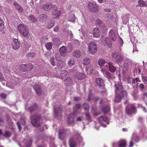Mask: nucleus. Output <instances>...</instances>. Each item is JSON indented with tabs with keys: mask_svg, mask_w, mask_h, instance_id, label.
Instances as JSON below:
<instances>
[{
	"mask_svg": "<svg viewBox=\"0 0 147 147\" xmlns=\"http://www.w3.org/2000/svg\"><path fill=\"white\" fill-rule=\"evenodd\" d=\"M42 117L41 115L36 114L32 115L30 117L32 124L36 127H39L40 126V120Z\"/></svg>",
	"mask_w": 147,
	"mask_h": 147,
	"instance_id": "f257e3e1",
	"label": "nucleus"
},
{
	"mask_svg": "<svg viewBox=\"0 0 147 147\" xmlns=\"http://www.w3.org/2000/svg\"><path fill=\"white\" fill-rule=\"evenodd\" d=\"M18 29L20 34L24 37L27 36L29 31L27 27L23 24H20L18 26Z\"/></svg>",
	"mask_w": 147,
	"mask_h": 147,
	"instance_id": "f03ea898",
	"label": "nucleus"
},
{
	"mask_svg": "<svg viewBox=\"0 0 147 147\" xmlns=\"http://www.w3.org/2000/svg\"><path fill=\"white\" fill-rule=\"evenodd\" d=\"M69 133V130L66 129H60L59 132V138L60 139L63 140L68 136Z\"/></svg>",
	"mask_w": 147,
	"mask_h": 147,
	"instance_id": "7ed1b4c3",
	"label": "nucleus"
},
{
	"mask_svg": "<svg viewBox=\"0 0 147 147\" xmlns=\"http://www.w3.org/2000/svg\"><path fill=\"white\" fill-rule=\"evenodd\" d=\"M137 111L136 107L134 104L128 105L125 109V112L128 115L135 113Z\"/></svg>",
	"mask_w": 147,
	"mask_h": 147,
	"instance_id": "20e7f679",
	"label": "nucleus"
},
{
	"mask_svg": "<svg viewBox=\"0 0 147 147\" xmlns=\"http://www.w3.org/2000/svg\"><path fill=\"white\" fill-rule=\"evenodd\" d=\"M88 50L91 54L92 55L95 54L97 50V45L94 42H90L89 44Z\"/></svg>",
	"mask_w": 147,
	"mask_h": 147,
	"instance_id": "39448f33",
	"label": "nucleus"
},
{
	"mask_svg": "<svg viewBox=\"0 0 147 147\" xmlns=\"http://www.w3.org/2000/svg\"><path fill=\"white\" fill-rule=\"evenodd\" d=\"M97 120L102 125L105 126L106 124H109V119L105 115H102L98 117Z\"/></svg>",
	"mask_w": 147,
	"mask_h": 147,
	"instance_id": "423d86ee",
	"label": "nucleus"
},
{
	"mask_svg": "<svg viewBox=\"0 0 147 147\" xmlns=\"http://www.w3.org/2000/svg\"><path fill=\"white\" fill-rule=\"evenodd\" d=\"M53 10L52 11V15L53 16V18H57L60 16L61 14V12L60 11H58V8L56 5H52Z\"/></svg>",
	"mask_w": 147,
	"mask_h": 147,
	"instance_id": "0eeeda50",
	"label": "nucleus"
},
{
	"mask_svg": "<svg viewBox=\"0 0 147 147\" xmlns=\"http://www.w3.org/2000/svg\"><path fill=\"white\" fill-rule=\"evenodd\" d=\"M89 9L92 12H96L98 10V7L96 4L89 3L88 5Z\"/></svg>",
	"mask_w": 147,
	"mask_h": 147,
	"instance_id": "6e6552de",
	"label": "nucleus"
},
{
	"mask_svg": "<svg viewBox=\"0 0 147 147\" xmlns=\"http://www.w3.org/2000/svg\"><path fill=\"white\" fill-rule=\"evenodd\" d=\"M112 57L115 62L117 63L121 62L123 59V57L122 55L116 53L113 54Z\"/></svg>",
	"mask_w": 147,
	"mask_h": 147,
	"instance_id": "1a4fd4ad",
	"label": "nucleus"
},
{
	"mask_svg": "<svg viewBox=\"0 0 147 147\" xmlns=\"http://www.w3.org/2000/svg\"><path fill=\"white\" fill-rule=\"evenodd\" d=\"M59 53L60 55L63 57H66L67 54V50L66 47L63 46L59 48Z\"/></svg>",
	"mask_w": 147,
	"mask_h": 147,
	"instance_id": "9d476101",
	"label": "nucleus"
},
{
	"mask_svg": "<svg viewBox=\"0 0 147 147\" xmlns=\"http://www.w3.org/2000/svg\"><path fill=\"white\" fill-rule=\"evenodd\" d=\"M12 43L13 49L14 50L18 49L20 47V42L18 39L13 38Z\"/></svg>",
	"mask_w": 147,
	"mask_h": 147,
	"instance_id": "9b49d317",
	"label": "nucleus"
},
{
	"mask_svg": "<svg viewBox=\"0 0 147 147\" xmlns=\"http://www.w3.org/2000/svg\"><path fill=\"white\" fill-rule=\"evenodd\" d=\"M109 35L112 41H115L116 40V36L114 30H111L109 32Z\"/></svg>",
	"mask_w": 147,
	"mask_h": 147,
	"instance_id": "f8f14e48",
	"label": "nucleus"
},
{
	"mask_svg": "<svg viewBox=\"0 0 147 147\" xmlns=\"http://www.w3.org/2000/svg\"><path fill=\"white\" fill-rule=\"evenodd\" d=\"M95 83L97 86L100 87H103L104 85L103 80L100 78H96Z\"/></svg>",
	"mask_w": 147,
	"mask_h": 147,
	"instance_id": "ddd939ff",
	"label": "nucleus"
},
{
	"mask_svg": "<svg viewBox=\"0 0 147 147\" xmlns=\"http://www.w3.org/2000/svg\"><path fill=\"white\" fill-rule=\"evenodd\" d=\"M74 77L76 79L82 80L85 78L86 75L83 73L78 72L74 75Z\"/></svg>",
	"mask_w": 147,
	"mask_h": 147,
	"instance_id": "4468645a",
	"label": "nucleus"
},
{
	"mask_svg": "<svg viewBox=\"0 0 147 147\" xmlns=\"http://www.w3.org/2000/svg\"><path fill=\"white\" fill-rule=\"evenodd\" d=\"M115 94H118L123 90V86L121 84L117 83L115 84Z\"/></svg>",
	"mask_w": 147,
	"mask_h": 147,
	"instance_id": "2eb2a0df",
	"label": "nucleus"
},
{
	"mask_svg": "<svg viewBox=\"0 0 147 147\" xmlns=\"http://www.w3.org/2000/svg\"><path fill=\"white\" fill-rule=\"evenodd\" d=\"M101 72L102 73L104 76L109 80L112 78L111 74L108 71L104 69H102Z\"/></svg>",
	"mask_w": 147,
	"mask_h": 147,
	"instance_id": "dca6fc26",
	"label": "nucleus"
},
{
	"mask_svg": "<svg viewBox=\"0 0 147 147\" xmlns=\"http://www.w3.org/2000/svg\"><path fill=\"white\" fill-rule=\"evenodd\" d=\"M52 8V4L49 3H47L44 4L42 7V9L44 10L48 11Z\"/></svg>",
	"mask_w": 147,
	"mask_h": 147,
	"instance_id": "f3484780",
	"label": "nucleus"
},
{
	"mask_svg": "<svg viewBox=\"0 0 147 147\" xmlns=\"http://www.w3.org/2000/svg\"><path fill=\"white\" fill-rule=\"evenodd\" d=\"M75 140H74L73 137H70L69 139V145L70 147H75L76 145V144Z\"/></svg>",
	"mask_w": 147,
	"mask_h": 147,
	"instance_id": "a211bd4d",
	"label": "nucleus"
},
{
	"mask_svg": "<svg viewBox=\"0 0 147 147\" xmlns=\"http://www.w3.org/2000/svg\"><path fill=\"white\" fill-rule=\"evenodd\" d=\"M92 34L94 37H99L100 35V32L97 28L96 27L94 28Z\"/></svg>",
	"mask_w": 147,
	"mask_h": 147,
	"instance_id": "6ab92c4d",
	"label": "nucleus"
},
{
	"mask_svg": "<svg viewBox=\"0 0 147 147\" xmlns=\"http://www.w3.org/2000/svg\"><path fill=\"white\" fill-rule=\"evenodd\" d=\"M34 88L38 95H40L41 94L42 92L41 90V87L40 85L36 84Z\"/></svg>",
	"mask_w": 147,
	"mask_h": 147,
	"instance_id": "aec40b11",
	"label": "nucleus"
},
{
	"mask_svg": "<svg viewBox=\"0 0 147 147\" xmlns=\"http://www.w3.org/2000/svg\"><path fill=\"white\" fill-rule=\"evenodd\" d=\"M94 67L91 64H89L86 67V70L87 73L90 74L92 73L94 70Z\"/></svg>",
	"mask_w": 147,
	"mask_h": 147,
	"instance_id": "412c9836",
	"label": "nucleus"
},
{
	"mask_svg": "<svg viewBox=\"0 0 147 147\" xmlns=\"http://www.w3.org/2000/svg\"><path fill=\"white\" fill-rule=\"evenodd\" d=\"M13 4L19 12L22 13L23 12V8L16 1H14Z\"/></svg>",
	"mask_w": 147,
	"mask_h": 147,
	"instance_id": "4be33fe9",
	"label": "nucleus"
},
{
	"mask_svg": "<svg viewBox=\"0 0 147 147\" xmlns=\"http://www.w3.org/2000/svg\"><path fill=\"white\" fill-rule=\"evenodd\" d=\"M96 23L97 25H99V26H100L102 28H104L105 30H107V28L105 26L104 24L100 19H98L96 20Z\"/></svg>",
	"mask_w": 147,
	"mask_h": 147,
	"instance_id": "5701e85b",
	"label": "nucleus"
},
{
	"mask_svg": "<svg viewBox=\"0 0 147 147\" xmlns=\"http://www.w3.org/2000/svg\"><path fill=\"white\" fill-rule=\"evenodd\" d=\"M38 108V106L35 103L32 105L30 106L28 108L30 112L32 113L35 111Z\"/></svg>",
	"mask_w": 147,
	"mask_h": 147,
	"instance_id": "b1692460",
	"label": "nucleus"
},
{
	"mask_svg": "<svg viewBox=\"0 0 147 147\" xmlns=\"http://www.w3.org/2000/svg\"><path fill=\"white\" fill-rule=\"evenodd\" d=\"M67 122L69 124H72L74 125V116L71 114H70L67 118Z\"/></svg>",
	"mask_w": 147,
	"mask_h": 147,
	"instance_id": "393cba45",
	"label": "nucleus"
},
{
	"mask_svg": "<svg viewBox=\"0 0 147 147\" xmlns=\"http://www.w3.org/2000/svg\"><path fill=\"white\" fill-rule=\"evenodd\" d=\"M119 147H126L127 145V141L125 140H120L119 142Z\"/></svg>",
	"mask_w": 147,
	"mask_h": 147,
	"instance_id": "a878e982",
	"label": "nucleus"
},
{
	"mask_svg": "<svg viewBox=\"0 0 147 147\" xmlns=\"http://www.w3.org/2000/svg\"><path fill=\"white\" fill-rule=\"evenodd\" d=\"M138 5L140 7H145L147 6V3L142 0H139L138 1Z\"/></svg>",
	"mask_w": 147,
	"mask_h": 147,
	"instance_id": "bb28decb",
	"label": "nucleus"
},
{
	"mask_svg": "<svg viewBox=\"0 0 147 147\" xmlns=\"http://www.w3.org/2000/svg\"><path fill=\"white\" fill-rule=\"evenodd\" d=\"M110 110V105H107L103 107L102 109V111L104 112V113L105 114L109 112Z\"/></svg>",
	"mask_w": 147,
	"mask_h": 147,
	"instance_id": "cd10ccee",
	"label": "nucleus"
},
{
	"mask_svg": "<svg viewBox=\"0 0 147 147\" xmlns=\"http://www.w3.org/2000/svg\"><path fill=\"white\" fill-rule=\"evenodd\" d=\"M109 67V70L112 72H114L116 70V68L113 65V63L111 62H109L108 63Z\"/></svg>",
	"mask_w": 147,
	"mask_h": 147,
	"instance_id": "c85d7f7f",
	"label": "nucleus"
},
{
	"mask_svg": "<svg viewBox=\"0 0 147 147\" xmlns=\"http://www.w3.org/2000/svg\"><path fill=\"white\" fill-rule=\"evenodd\" d=\"M71 137H73L74 140L77 141L78 139L80 138L81 136L80 134L78 131H75L74 132L73 136Z\"/></svg>",
	"mask_w": 147,
	"mask_h": 147,
	"instance_id": "c756f323",
	"label": "nucleus"
},
{
	"mask_svg": "<svg viewBox=\"0 0 147 147\" xmlns=\"http://www.w3.org/2000/svg\"><path fill=\"white\" fill-rule=\"evenodd\" d=\"M57 60L59 61L57 63V65L59 68L64 67L65 65V62L62 60H60L59 59H57Z\"/></svg>",
	"mask_w": 147,
	"mask_h": 147,
	"instance_id": "7c9ffc66",
	"label": "nucleus"
},
{
	"mask_svg": "<svg viewBox=\"0 0 147 147\" xmlns=\"http://www.w3.org/2000/svg\"><path fill=\"white\" fill-rule=\"evenodd\" d=\"M105 41L107 45L109 48H111L112 46V43L108 37H106L105 39Z\"/></svg>",
	"mask_w": 147,
	"mask_h": 147,
	"instance_id": "2f4dec72",
	"label": "nucleus"
},
{
	"mask_svg": "<svg viewBox=\"0 0 147 147\" xmlns=\"http://www.w3.org/2000/svg\"><path fill=\"white\" fill-rule=\"evenodd\" d=\"M73 55L74 57L76 58H79L81 57V54L80 51L79 50H78L74 51Z\"/></svg>",
	"mask_w": 147,
	"mask_h": 147,
	"instance_id": "473e14b6",
	"label": "nucleus"
},
{
	"mask_svg": "<svg viewBox=\"0 0 147 147\" xmlns=\"http://www.w3.org/2000/svg\"><path fill=\"white\" fill-rule=\"evenodd\" d=\"M68 74V72L66 70H61V76L62 79L65 78Z\"/></svg>",
	"mask_w": 147,
	"mask_h": 147,
	"instance_id": "72a5a7b5",
	"label": "nucleus"
},
{
	"mask_svg": "<svg viewBox=\"0 0 147 147\" xmlns=\"http://www.w3.org/2000/svg\"><path fill=\"white\" fill-rule=\"evenodd\" d=\"M26 65V71H30L34 67L33 65L30 63L27 64Z\"/></svg>",
	"mask_w": 147,
	"mask_h": 147,
	"instance_id": "f704fd0d",
	"label": "nucleus"
},
{
	"mask_svg": "<svg viewBox=\"0 0 147 147\" xmlns=\"http://www.w3.org/2000/svg\"><path fill=\"white\" fill-rule=\"evenodd\" d=\"M4 22L3 20L0 18V31H3L4 28Z\"/></svg>",
	"mask_w": 147,
	"mask_h": 147,
	"instance_id": "c9c22d12",
	"label": "nucleus"
},
{
	"mask_svg": "<svg viewBox=\"0 0 147 147\" xmlns=\"http://www.w3.org/2000/svg\"><path fill=\"white\" fill-rule=\"evenodd\" d=\"M90 62V59L89 58H85L83 59L82 64L84 65H88L89 64Z\"/></svg>",
	"mask_w": 147,
	"mask_h": 147,
	"instance_id": "e433bc0d",
	"label": "nucleus"
},
{
	"mask_svg": "<svg viewBox=\"0 0 147 147\" xmlns=\"http://www.w3.org/2000/svg\"><path fill=\"white\" fill-rule=\"evenodd\" d=\"M119 93L120 94V96L121 97L126 98L127 96V93L125 91L123 90H122Z\"/></svg>",
	"mask_w": 147,
	"mask_h": 147,
	"instance_id": "4c0bfd02",
	"label": "nucleus"
},
{
	"mask_svg": "<svg viewBox=\"0 0 147 147\" xmlns=\"http://www.w3.org/2000/svg\"><path fill=\"white\" fill-rule=\"evenodd\" d=\"M67 84H70L72 83L73 81L71 78L69 77L67 78L64 80Z\"/></svg>",
	"mask_w": 147,
	"mask_h": 147,
	"instance_id": "58836bf2",
	"label": "nucleus"
},
{
	"mask_svg": "<svg viewBox=\"0 0 147 147\" xmlns=\"http://www.w3.org/2000/svg\"><path fill=\"white\" fill-rule=\"evenodd\" d=\"M119 94H116V95L115 99V102H119L121 100V97L120 95H119Z\"/></svg>",
	"mask_w": 147,
	"mask_h": 147,
	"instance_id": "ea45409f",
	"label": "nucleus"
},
{
	"mask_svg": "<svg viewBox=\"0 0 147 147\" xmlns=\"http://www.w3.org/2000/svg\"><path fill=\"white\" fill-rule=\"evenodd\" d=\"M26 64H22L19 67L20 69L22 71H26Z\"/></svg>",
	"mask_w": 147,
	"mask_h": 147,
	"instance_id": "a19ab883",
	"label": "nucleus"
},
{
	"mask_svg": "<svg viewBox=\"0 0 147 147\" xmlns=\"http://www.w3.org/2000/svg\"><path fill=\"white\" fill-rule=\"evenodd\" d=\"M138 92L137 90H135L133 91L131 94V95L135 99H136L138 97Z\"/></svg>",
	"mask_w": 147,
	"mask_h": 147,
	"instance_id": "79ce46f5",
	"label": "nucleus"
},
{
	"mask_svg": "<svg viewBox=\"0 0 147 147\" xmlns=\"http://www.w3.org/2000/svg\"><path fill=\"white\" fill-rule=\"evenodd\" d=\"M52 43L51 42L47 43L45 44V47L46 49L48 50H50L52 48Z\"/></svg>",
	"mask_w": 147,
	"mask_h": 147,
	"instance_id": "37998d69",
	"label": "nucleus"
},
{
	"mask_svg": "<svg viewBox=\"0 0 147 147\" xmlns=\"http://www.w3.org/2000/svg\"><path fill=\"white\" fill-rule=\"evenodd\" d=\"M132 141H134L136 142H138L139 141V137L136 134L133 135L131 139Z\"/></svg>",
	"mask_w": 147,
	"mask_h": 147,
	"instance_id": "c03bdc74",
	"label": "nucleus"
},
{
	"mask_svg": "<svg viewBox=\"0 0 147 147\" xmlns=\"http://www.w3.org/2000/svg\"><path fill=\"white\" fill-rule=\"evenodd\" d=\"M55 22L54 21L49 22L48 24L47 28L48 29H51L54 25Z\"/></svg>",
	"mask_w": 147,
	"mask_h": 147,
	"instance_id": "a18cd8bd",
	"label": "nucleus"
},
{
	"mask_svg": "<svg viewBox=\"0 0 147 147\" xmlns=\"http://www.w3.org/2000/svg\"><path fill=\"white\" fill-rule=\"evenodd\" d=\"M105 63V61L103 59H99L98 60V64L100 66L104 65Z\"/></svg>",
	"mask_w": 147,
	"mask_h": 147,
	"instance_id": "49530a36",
	"label": "nucleus"
},
{
	"mask_svg": "<svg viewBox=\"0 0 147 147\" xmlns=\"http://www.w3.org/2000/svg\"><path fill=\"white\" fill-rule=\"evenodd\" d=\"M11 135V132L6 131H5L4 134H3L4 136L6 137H9Z\"/></svg>",
	"mask_w": 147,
	"mask_h": 147,
	"instance_id": "de8ad7c7",
	"label": "nucleus"
},
{
	"mask_svg": "<svg viewBox=\"0 0 147 147\" xmlns=\"http://www.w3.org/2000/svg\"><path fill=\"white\" fill-rule=\"evenodd\" d=\"M75 63V61L73 59H70L68 61V64L69 66H73Z\"/></svg>",
	"mask_w": 147,
	"mask_h": 147,
	"instance_id": "09e8293b",
	"label": "nucleus"
},
{
	"mask_svg": "<svg viewBox=\"0 0 147 147\" xmlns=\"http://www.w3.org/2000/svg\"><path fill=\"white\" fill-rule=\"evenodd\" d=\"M47 16L45 14H41L40 16V20H45L47 19Z\"/></svg>",
	"mask_w": 147,
	"mask_h": 147,
	"instance_id": "8fccbe9b",
	"label": "nucleus"
},
{
	"mask_svg": "<svg viewBox=\"0 0 147 147\" xmlns=\"http://www.w3.org/2000/svg\"><path fill=\"white\" fill-rule=\"evenodd\" d=\"M29 19L31 22H35L36 21V20L34 18V16L32 15H31L30 16Z\"/></svg>",
	"mask_w": 147,
	"mask_h": 147,
	"instance_id": "3c124183",
	"label": "nucleus"
},
{
	"mask_svg": "<svg viewBox=\"0 0 147 147\" xmlns=\"http://www.w3.org/2000/svg\"><path fill=\"white\" fill-rule=\"evenodd\" d=\"M68 48L69 49V52H71L72 51V49H73V45L71 43H69L68 46Z\"/></svg>",
	"mask_w": 147,
	"mask_h": 147,
	"instance_id": "603ef678",
	"label": "nucleus"
},
{
	"mask_svg": "<svg viewBox=\"0 0 147 147\" xmlns=\"http://www.w3.org/2000/svg\"><path fill=\"white\" fill-rule=\"evenodd\" d=\"M84 109L85 110L88 111L89 109V106L87 103H84L83 105Z\"/></svg>",
	"mask_w": 147,
	"mask_h": 147,
	"instance_id": "864d4df0",
	"label": "nucleus"
},
{
	"mask_svg": "<svg viewBox=\"0 0 147 147\" xmlns=\"http://www.w3.org/2000/svg\"><path fill=\"white\" fill-rule=\"evenodd\" d=\"M81 106L80 104H77L74 107V109H76V110L79 109L81 108Z\"/></svg>",
	"mask_w": 147,
	"mask_h": 147,
	"instance_id": "5fc2aeb1",
	"label": "nucleus"
},
{
	"mask_svg": "<svg viewBox=\"0 0 147 147\" xmlns=\"http://www.w3.org/2000/svg\"><path fill=\"white\" fill-rule=\"evenodd\" d=\"M35 55V54L33 53H29L27 54V57L28 58H30L33 57Z\"/></svg>",
	"mask_w": 147,
	"mask_h": 147,
	"instance_id": "6e6d98bb",
	"label": "nucleus"
},
{
	"mask_svg": "<svg viewBox=\"0 0 147 147\" xmlns=\"http://www.w3.org/2000/svg\"><path fill=\"white\" fill-rule=\"evenodd\" d=\"M85 115L87 120L88 121H90L91 120V118L90 115L88 113H86Z\"/></svg>",
	"mask_w": 147,
	"mask_h": 147,
	"instance_id": "4d7b16f0",
	"label": "nucleus"
},
{
	"mask_svg": "<svg viewBox=\"0 0 147 147\" xmlns=\"http://www.w3.org/2000/svg\"><path fill=\"white\" fill-rule=\"evenodd\" d=\"M142 81L145 84H147V77L142 76Z\"/></svg>",
	"mask_w": 147,
	"mask_h": 147,
	"instance_id": "13d9d810",
	"label": "nucleus"
},
{
	"mask_svg": "<svg viewBox=\"0 0 147 147\" xmlns=\"http://www.w3.org/2000/svg\"><path fill=\"white\" fill-rule=\"evenodd\" d=\"M138 87L141 90H143L144 88V85L142 83H141L138 86Z\"/></svg>",
	"mask_w": 147,
	"mask_h": 147,
	"instance_id": "bf43d9fd",
	"label": "nucleus"
},
{
	"mask_svg": "<svg viewBox=\"0 0 147 147\" xmlns=\"http://www.w3.org/2000/svg\"><path fill=\"white\" fill-rule=\"evenodd\" d=\"M0 96L1 98L5 99L6 97V95L5 93H2L0 94Z\"/></svg>",
	"mask_w": 147,
	"mask_h": 147,
	"instance_id": "052dcab7",
	"label": "nucleus"
},
{
	"mask_svg": "<svg viewBox=\"0 0 147 147\" xmlns=\"http://www.w3.org/2000/svg\"><path fill=\"white\" fill-rule=\"evenodd\" d=\"M74 100L76 101H79L81 100V98L78 96H74Z\"/></svg>",
	"mask_w": 147,
	"mask_h": 147,
	"instance_id": "680f3d73",
	"label": "nucleus"
},
{
	"mask_svg": "<svg viewBox=\"0 0 147 147\" xmlns=\"http://www.w3.org/2000/svg\"><path fill=\"white\" fill-rule=\"evenodd\" d=\"M59 30V27L58 26H56L54 28V31L57 32H58Z\"/></svg>",
	"mask_w": 147,
	"mask_h": 147,
	"instance_id": "e2e57ef3",
	"label": "nucleus"
},
{
	"mask_svg": "<svg viewBox=\"0 0 147 147\" xmlns=\"http://www.w3.org/2000/svg\"><path fill=\"white\" fill-rule=\"evenodd\" d=\"M17 125L18 126V128L19 129L20 131L21 129V126L20 125V124L19 122H17L16 123Z\"/></svg>",
	"mask_w": 147,
	"mask_h": 147,
	"instance_id": "0e129e2a",
	"label": "nucleus"
},
{
	"mask_svg": "<svg viewBox=\"0 0 147 147\" xmlns=\"http://www.w3.org/2000/svg\"><path fill=\"white\" fill-rule=\"evenodd\" d=\"M4 124L3 121V119L0 118V125H3Z\"/></svg>",
	"mask_w": 147,
	"mask_h": 147,
	"instance_id": "69168bd1",
	"label": "nucleus"
},
{
	"mask_svg": "<svg viewBox=\"0 0 147 147\" xmlns=\"http://www.w3.org/2000/svg\"><path fill=\"white\" fill-rule=\"evenodd\" d=\"M32 141H30V142L28 144V143L26 144V146H27V147H30V146L32 144Z\"/></svg>",
	"mask_w": 147,
	"mask_h": 147,
	"instance_id": "338daca9",
	"label": "nucleus"
},
{
	"mask_svg": "<svg viewBox=\"0 0 147 147\" xmlns=\"http://www.w3.org/2000/svg\"><path fill=\"white\" fill-rule=\"evenodd\" d=\"M132 141H131L129 142V147H132L133 146V143L132 142Z\"/></svg>",
	"mask_w": 147,
	"mask_h": 147,
	"instance_id": "774afa93",
	"label": "nucleus"
}]
</instances>
